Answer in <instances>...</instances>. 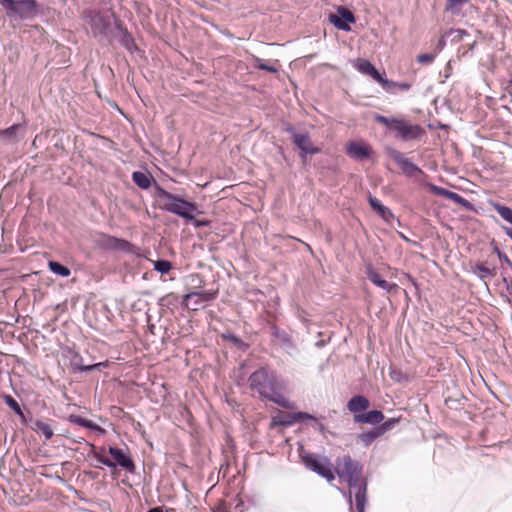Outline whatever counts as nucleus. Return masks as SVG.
<instances>
[{"label": "nucleus", "mask_w": 512, "mask_h": 512, "mask_svg": "<svg viewBox=\"0 0 512 512\" xmlns=\"http://www.w3.org/2000/svg\"><path fill=\"white\" fill-rule=\"evenodd\" d=\"M249 387L259 394L261 399L268 400L283 408H291V402L280 393V384L275 373L261 367L254 371L249 379Z\"/></svg>", "instance_id": "f03ea898"}, {"label": "nucleus", "mask_w": 512, "mask_h": 512, "mask_svg": "<svg viewBox=\"0 0 512 512\" xmlns=\"http://www.w3.org/2000/svg\"><path fill=\"white\" fill-rule=\"evenodd\" d=\"M90 447L94 450L95 446L93 444H90Z\"/></svg>", "instance_id": "603ef678"}, {"label": "nucleus", "mask_w": 512, "mask_h": 512, "mask_svg": "<svg viewBox=\"0 0 512 512\" xmlns=\"http://www.w3.org/2000/svg\"><path fill=\"white\" fill-rule=\"evenodd\" d=\"M356 69L365 75H370L375 69V66L368 60H360L355 65Z\"/></svg>", "instance_id": "7c9ffc66"}, {"label": "nucleus", "mask_w": 512, "mask_h": 512, "mask_svg": "<svg viewBox=\"0 0 512 512\" xmlns=\"http://www.w3.org/2000/svg\"><path fill=\"white\" fill-rule=\"evenodd\" d=\"M307 419L316 420V418L314 416H312L306 412H296V413H291V414L285 415L284 417H282L279 420V423L282 426L288 427V426L293 425L296 422H302Z\"/></svg>", "instance_id": "412c9836"}, {"label": "nucleus", "mask_w": 512, "mask_h": 512, "mask_svg": "<svg viewBox=\"0 0 512 512\" xmlns=\"http://www.w3.org/2000/svg\"><path fill=\"white\" fill-rule=\"evenodd\" d=\"M449 200L467 209L472 207V204L467 199L456 192H452Z\"/></svg>", "instance_id": "e433bc0d"}, {"label": "nucleus", "mask_w": 512, "mask_h": 512, "mask_svg": "<svg viewBox=\"0 0 512 512\" xmlns=\"http://www.w3.org/2000/svg\"><path fill=\"white\" fill-rule=\"evenodd\" d=\"M435 59V54L424 53L417 56V62L420 64H431Z\"/></svg>", "instance_id": "37998d69"}, {"label": "nucleus", "mask_w": 512, "mask_h": 512, "mask_svg": "<svg viewBox=\"0 0 512 512\" xmlns=\"http://www.w3.org/2000/svg\"><path fill=\"white\" fill-rule=\"evenodd\" d=\"M4 402L6 405L11 408L17 415L23 416V411L19 403L8 394L3 395Z\"/></svg>", "instance_id": "c85d7f7f"}, {"label": "nucleus", "mask_w": 512, "mask_h": 512, "mask_svg": "<svg viewBox=\"0 0 512 512\" xmlns=\"http://www.w3.org/2000/svg\"><path fill=\"white\" fill-rule=\"evenodd\" d=\"M499 257L501 260L505 261L507 264H509L510 266L512 265L511 261L509 260V258L504 254L503 256H501L499 254Z\"/></svg>", "instance_id": "49530a36"}, {"label": "nucleus", "mask_w": 512, "mask_h": 512, "mask_svg": "<svg viewBox=\"0 0 512 512\" xmlns=\"http://www.w3.org/2000/svg\"><path fill=\"white\" fill-rule=\"evenodd\" d=\"M410 88L411 84L408 82L389 81L386 91L395 93L397 91H408Z\"/></svg>", "instance_id": "cd10ccee"}, {"label": "nucleus", "mask_w": 512, "mask_h": 512, "mask_svg": "<svg viewBox=\"0 0 512 512\" xmlns=\"http://www.w3.org/2000/svg\"><path fill=\"white\" fill-rule=\"evenodd\" d=\"M470 0H446V11L455 12L459 8L463 7Z\"/></svg>", "instance_id": "f704fd0d"}, {"label": "nucleus", "mask_w": 512, "mask_h": 512, "mask_svg": "<svg viewBox=\"0 0 512 512\" xmlns=\"http://www.w3.org/2000/svg\"><path fill=\"white\" fill-rule=\"evenodd\" d=\"M370 402L368 398L363 395L353 396L347 403V409L354 414H360L362 411L369 408Z\"/></svg>", "instance_id": "a211bd4d"}, {"label": "nucleus", "mask_w": 512, "mask_h": 512, "mask_svg": "<svg viewBox=\"0 0 512 512\" xmlns=\"http://www.w3.org/2000/svg\"><path fill=\"white\" fill-rule=\"evenodd\" d=\"M347 154L354 159L361 160L369 158L371 150L367 145H362L356 142H350L347 145Z\"/></svg>", "instance_id": "f3484780"}, {"label": "nucleus", "mask_w": 512, "mask_h": 512, "mask_svg": "<svg viewBox=\"0 0 512 512\" xmlns=\"http://www.w3.org/2000/svg\"><path fill=\"white\" fill-rule=\"evenodd\" d=\"M384 419V415L380 410H371L368 412L356 414L354 421L359 424H380Z\"/></svg>", "instance_id": "dca6fc26"}, {"label": "nucleus", "mask_w": 512, "mask_h": 512, "mask_svg": "<svg viewBox=\"0 0 512 512\" xmlns=\"http://www.w3.org/2000/svg\"><path fill=\"white\" fill-rule=\"evenodd\" d=\"M75 369L81 371V372H90L93 370H100L101 367H104L105 364L103 362H99L93 365H83L82 362H74L73 363Z\"/></svg>", "instance_id": "473e14b6"}, {"label": "nucleus", "mask_w": 512, "mask_h": 512, "mask_svg": "<svg viewBox=\"0 0 512 512\" xmlns=\"http://www.w3.org/2000/svg\"><path fill=\"white\" fill-rule=\"evenodd\" d=\"M428 187L433 194L446 197L447 199H450V196L453 192L443 187L436 186L434 184H429Z\"/></svg>", "instance_id": "4c0bfd02"}, {"label": "nucleus", "mask_w": 512, "mask_h": 512, "mask_svg": "<svg viewBox=\"0 0 512 512\" xmlns=\"http://www.w3.org/2000/svg\"><path fill=\"white\" fill-rule=\"evenodd\" d=\"M25 126L23 124H13L12 126L0 131V139L7 142H18L25 134Z\"/></svg>", "instance_id": "2eb2a0df"}, {"label": "nucleus", "mask_w": 512, "mask_h": 512, "mask_svg": "<svg viewBox=\"0 0 512 512\" xmlns=\"http://www.w3.org/2000/svg\"><path fill=\"white\" fill-rule=\"evenodd\" d=\"M121 44H122V46H124L126 49H128L130 51L135 46L134 39L127 32V30H125L124 33H123V36H122V39H121Z\"/></svg>", "instance_id": "a19ab883"}, {"label": "nucleus", "mask_w": 512, "mask_h": 512, "mask_svg": "<svg viewBox=\"0 0 512 512\" xmlns=\"http://www.w3.org/2000/svg\"><path fill=\"white\" fill-rule=\"evenodd\" d=\"M386 153L401 169L402 173L408 178H415L424 174L423 170L407 158L404 153L392 147L386 148Z\"/></svg>", "instance_id": "6e6552de"}, {"label": "nucleus", "mask_w": 512, "mask_h": 512, "mask_svg": "<svg viewBox=\"0 0 512 512\" xmlns=\"http://www.w3.org/2000/svg\"><path fill=\"white\" fill-rule=\"evenodd\" d=\"M222 338L224 340H228V341L232 342L238 348H243V349L247 348V345L243 342V340L240 339L238 336H236L233 333H230V332L224 333V334H222Z\"/></svg>", "instance_id": "72a5a7b5"}, {"label": "nucleus", "mask_w": 512, "mask_h": 512, "mask_svg": "<svg viewBox=\"0 0 512 512\" xmlns=\"http://www.w3.org/2000/svg\"><path fill=\"white\" fill-rule=\"evenodd\" d=\"M108 452L113 457L114 461L108 457L102 456L99 452H94V458L108 468H116V466H119L129 473H134L135 463L129 453L114 446H110Z\"/></svg>", "instance_id": "20e7f679"}, {"label": "nucleus", "mask_w": 512, "mask_h": 512, "mask_svg": "<svg viewBox=\"0 0 512 512\" xmlns=\"http://www.w3.org/2000/svg\"><path fill=\"white\" fill-rule=\"evenodd\" d=\"M48 267L51 272L61 277H68L71 274V271L68 267L62 265L60 262L57 261H49Z\"/></svg>", "instance_id": "393cba45"}, {"label": "nucleus", "mask_w": 512, "mask_h": 512, "mask_svg": "<svg viewBox=\"0 0 512 512\" xmlns=\"http://www.w3.org/2000/svg\"><path fill=\"white\" fill-rule=\"evenodd\" d=\"M0 4L6 9L7 16H18L28 19L36 14L38 3L36 0H1Z\"/></svg>", "instance_id": "39448f33"}, {"label": "nucleus", "mask_w": 512, "mask_h": 512, "mask_svg": "<svg viewBox=\"0 0 512 512\" xmlns=\"http://www.w3.org/2000/svg\"><path fill=\"white\" fill-rule=\"evenodd\" d=\"M365 274L367 279L371 283H373L375 286H377L386 293H390L398 287L397 284L382 279V277L377 272V270L372 266V264L366 265Z\"/></svg>", "instance_id": "4468645a"}, {"label": "nucleus", "mask_w": 512, "mask_h": 512, "mask_svg": "<svg viewBox=\"0 0 512 512\" xmlns=\"http://www.w3.org/2000/svg\"><path fill=\"white\" fill-rule=\"evenodd\" d=\"M214 512H227V510L224 508L223 505H220L219 507L214 510Z\"/></svg>", "instance_id": "09e8293b"}, {"label": "nucleus", "mask_w": 512, "mask_h": 512, "mask_svg": "<svg viewBox=\"0 0 512 512\" xmlns=\"http://www.w3.org/2000/svg\"><path fill=\"white\" fill-rule=\"evenodd\" d=\"M99 247L105 250H118L131 255H140V248L131 242L111 236L108 234H101L98 239Z\"/></svg>", "instance_id": "0eeeda50"}, {"label": "nucleus", "mask_w": 512, "mask_h": 512, "mask_svg": "<svg viewBox=\"0 0 512 512\" xmlns=\"http://www.w3.org/2000/svg\"><path fill=\"white\" fill-rule=\"evenodd\" d=\"M272 334H273L274 337L280 339L284 344H287L288 346H291V339H290L289 335L286 332L281 331V330H279L276 327H273Z\"/></svg>", "instance_id": "58836bf2"}, {"label": "nucleus", "mask_w": 512, "mask_h": 512, "mask_svg": "<svg viewBox=\"0 0 512 512\" xmlns=\"http://www.w3.org/2000/svg\"><path fill=\"white\" fill-rule=\"evenodd\" d=\"M33 429L38 433H42L46 439H51L53 436V430L50 425L41 420H37L34 423Z\"/></svg>", "instance_id": "bb28decb"}, {"label": "nucleus", "mask_w": 512, "mask_h": 512, "mask_svg": "<svg viewBox=\"0 0 512 512\" xmlns=\"http://www.w3.org/2000/svg\"><path fill=\"white\" fill-rule=\"evenodd\" d=\"M132 180L139 188L146 190L151 186L153 178L150 174L135 171L132 174Z\"/></svg>", "instance_id": "4be33fe9"}, {"label": "nucleus", "mask_w": 512, "mask_h": 512, "mask_svg": "<svg viewBox=\"0 0 512 512\" xmlns=\"http://www.w3.org/2000/svg\"><path fill=\"white\" fill-rule=\"evenodd\" d=\"M395 136L403 141L418 140L424 134V129L419 125L410 124L402 119H397L394 128Z\"/></svg>", "instance_id": "9b49d317"}, {"label": "nucleus", "mask_w": 512, "mask_h": 512, "mask_svg": "<svg viewBox=\"0 0 512 512\" xmlns=\"http://www.w3.org/2000/svg\"><path fill=\"white\" fill-rule=\"evenodd\" d=\"M506 234L511 238L512 240V228H506Z\"/></svg>", "instance_id": "8fccbe9b"}, {"label": "nucleus", "mask_w": 512, "mask_h": 512, "mask_svg": "<svg viewBox=\"0 0 512 512\" xmlns=\"http://www.w3.org/2000/svg\"><path fill=\"white\" fill-rule=\"evenodd\" d=\"M368 203L372 210H374L379 216H381L385 221H389L390 218H393L394 215L391 210L382 205L381 202L373 195L369 194Z\"/></svg>", "instance_id": "6ab92c4d"}, {"label": "nucleus", "mask_w": 512, "mask_h": 512, "mask_svg": "<svg viewBox=\"0 0 512 512\" xmlns=\"http://www.w3.org/2000/svg\"><path fill=\"white\" fill-rule=\"evenodd\" d=\"M164 301H165V298H161L160 299V305H163Z\"/></svg>", "instance_id": "3c124183"}, {"label": "nucleus", "mask_w": 512, "mask_h": 512, "mask_svg": "<svg viewBox=\"0 0 512 512\" xmlns=\"http://www.w3.org/2000/svg\"><path fill=\"white\" fill-rule=\"evenodd\" d=\"M153 196L160 202L161 209L187 220L194 219L193 213L196 211L194 203L188 202L179 196L166 191L155 181Z\"/></svg>", "instance_id": "7ed1b4c3"}, {"label": "nucleus", "mask_w": 512, "mask_h": 512, "mask_svg": "<svg viewBox=\"0 0 512 512\" xmlns=\"http://www.w3.org/2000/svg\"><path fill=\"white\" fill-rule=\"evenodd\" d=\"M217 296V292L214 291H193L183 296V304L190 310L196 311L204 303L214 300Z\"/></svg>", "instance_id": "f8f14e48"}, {"label": "nucleus", "mask_w": 512, "mask_h": 512, "mask_svg": "<svg viewBox=\"0 0 512 512\" xmlns=\"http://www.w3.org/2000/svg\"><path fill=\"white\" fill-rule=\"evenodd\" d=\"M285 131L291 135L292 142L300 150L301 159L320 153V148L313 145L308 133H299L291 125H287Z\"/></svg>", "instance_id": "1a4fd4ad"}, {"label": "nucleus", "mask_w": 512, "mask_h": 512, "mask_svg": "<svg viewBox=\"0 0 512 512\" xmlns=\"http://www.w3.org/2000/svg\"><path fill=\"white\" fill-rule=\"evenodd\" d=\"M380 436H382L381 431L376 426L372 428L370 431L359 434L358 439L365 447H368Z\"/></svg>", "instance_id": "b1692460"}, {"label": "nucleus", "mask_w": 512, "mask_h": 512, "mask_svg": "<svg viewBox=\"0 0 512 512\" xmlns=\"http://www.w3.org/2000/svg\"><path fill=\"white\" fill-rule=\"evenodd\" d=\"M374 119L377 123L384 125L388 130L392 131L394 128L395 122L397 121L398 118H394V117L389 118V117H386V116H383L380 114H376Z\"/></svg>", "instance_id": "c756f323"}, {"label": "nucleus", "mask_w": 512, "mask_h": 512, "mask_svg": "<svg viewBox=\"0 0 512 512\" xmlns=\"http://www.w3.org/2000/svg\"><path fill=\"white\" fill-rule=\"evenodd\" d=\"M369 76H371L376 82L380 83L386 90L390 80L386 79L376 68Z\"/></svg>", "instance_id": "79ce46f5"}, {"label": "nucleus", "mask_w": 512, "mask_h": 512, "mask_svg": "<svg viewBox=\"0 0 512 512\" xmlns=\"http://www.w3.org/2000/svg\"><path fill=\"white\" fill-rule=\"evenodd\" d=\"M112 16L100 11L89 10L85 12V21L90 26L93 36L108 35L112 25Z\"/></svg>", "instance_id": "423d86ee"}, {"label": "nucleus", "mask_w": 512, "mask_h": 512, "mask_svg": "<svg viewBox=\"0 0 512 512\" xmlns=\"http://www.w3.org/2000/svg\"><path fill=\"white\" fill-rule=\"evenodd\" d=\"M445 44H446V42H445L444 38L442 37L438 41L437 48L439 50H442L444 48Z\"/></svg>", "instance_id": "a18cd8bd"}, {"label": "nucleus", "mask_w": 512, "mask_h": 512, "mask_svg": "<svg viewBox=\"0 0 512 512\" xmlns=\"http://www.w3.org/2000/svg\"><path fill=\"white\" fill-rule=\"evenodd\" d=\"M502 279L506 286L508 294L511 296L512 301V276L502 272Z\"/></svg>", "instance_id": "c03bdc74"}, {"label": "nucleus", "mask_w": 512, "mask_h": 512, "mask_svg": "<svg viewBox=\"0 0 512 512\" xmlns=\"http://www.w3.org/2000/svg\"><path fill=\"white\" fill-rule=\"evenodd\" d=\"M341 478H344L349 486V504L352 508V494L355 498L357 512H365L367 503V483L361 479L362 466L350 456L343 458L342 465L338 470Z\"/></svg>", "instance_id": "f257e3e1"}, {"label": "nucleus", "mask_w": 512, "mask_h": 512, "mask_svg": "<svg viewBox=\"0 0 512 512\" xmlns=\"http://www.w3.org/2000/svg\"><path fill=\"white\" fill-rule=\"evenodd\" d=\"M255 67L260 70L268 71L270 73H277L278 69L272 65L266 64L261 58L254 57Z\"/></svg>", "instance_id": "c9c22d12"}, {"label": "nucleus", "mask_w": 512, "mask_h": 512, "mask_svg": "<svg viewBox=\"0 0 512 512\" xmlns=\"http://www.w3.org/2000/svg\"><path fill=\"white\" fill-rule=\"evenodd\" d=\"M496 212L508 223L512 224V209L500 203H493Z\"/></svg>", "instance_id": "a878e982"}, {"label": "nucleus", "mask_w": 512, "mask_h": 512, "mask_svg": "<svg viewBox=\"0 0 512 512\" xmlns=\"http://www.w3.org/2000/svg\"><path fill=\"white\" fill-rule=\"evenodd\" d=\"M510 84L512 85V79H511V81H510Z\"/></svg>", "instance_id": "864d4df0"}, {"label": "nucleus", "mask_w": 512, "mask_h": 512, "mask_svg": "<svg viewBox=\"0 0 512 512\" xmlns=\"http://www.w3.org/2000/svg\"><path fill=\"white\" fill-rule=\"evenodd\" d=\"M302 461L306 468L317 473L323 478H326L328 481H331L335 478L333 471L330 468V465L325 463L326 460L323 461L316 454H305L302 456Z\"/></svg>", "instance_id": "9d476101"}, {"label": "nucleus", "mask_w": 512, "mask_h": 512, "mask_svg": "<svg viewBox=\"0 0 512 512\" xmlns=\"http://www.w3.org/2000/svg\"><path fill=\"white\" fill-rule=\"evenodd\" d=\"M471 272L479 279L485 280L495 276L494 269H490L486 263H479L471 267Z\"/></svg>", "instance_id": "5701e85b"}, {"label": "nucleus", "mask_w": 512, "mask_h": 512, "mask_svg": "<svg viewBox=\"0 0 512 512\" xmlns=\"http://www.w3.org/2000/svg\"><path fill=\"white\" fill-rule=\"evenodd\" d=\"M398 423V419L396 418H390L387 421L381 423L378 425V429L381 431V434L383 435L388 430L392 429L396 424Z\"/></svg>", "instance_id": "ea45409f"}, {"label": "nucleus", "mask_w": 512, "mask_h": 512, "mask_svg": "<svg viewBox=\"0 0 512 512\" xmlns=\"http://www.w3.org/2000/svg\"><path fill=\"white\" fill-rule=\"evenodd\" d=\"M153 266H154V270H156L157 272H159L161 274L168 273L172 268L171 262L168 260H164V259L154 261Z\"/></svg>", "instance_id": "2f4dec72"}, {"label": "nucleus", "mask_w": 512, "mask_h": 512, "mask_svg": "<svg viewBox=\"0 0 512 512\" xmlns=\"http://www.w3.org/2000/svg\"><path fill=\"white\" fill-rule=\"evenodd\" d=\"M68 420L72 424H75V425H78V426L90 429L92 431H96V432H98L100 434H103L105 432V430L102 427H100L98 424H96L92 420L83 418V417H81L79 415L72 414V415H70L68 417Z\"/></svg>", "instance_id": "aec40b11"}, {"label": "nucleus", "mask_w": 512, "mask_h": 512, "mask_svg": "<svg viewBox=\"0 0 512 512\" xmlns=\"http://www.w3.org/2000/svg\"><path fill=\"white\" fill-rule=\"evenodd\" d=\"M336 11V15H329V22L339 30L346 32L351 31L350 24H354L356 22L354 14L345 6H338Z\"/></svg>", "instance_id": "ddd939ff"}, {"label": "nucleus", "mask_w": 512, "mask_h": 512, "mask_svg": "<svg viewBox=\"0 0 512 512\" xmlns=\"http://www.w3.org/2000/svg\"><path fill=\"white\" fill-rule=\"evenodd\" d=\"M147 512H163L162 507H153L149 509Z\"/></svg>", "instance_id": "de8ad7c7"}]
</instances>
